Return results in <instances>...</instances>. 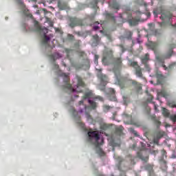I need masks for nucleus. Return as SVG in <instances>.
<instances>
[{"label": "nucleus", "mask_w": 176, "mask_h": 176, "mask_svg": "<svg viewBox=\"0 0 176 176\" xmlns=\"http://www.w3.org/2000/svg\"><path fill=\"white\" fill-rule=\"evenodd\" d=\"M102 63L103 65H111L113 64L116 67H122V58L113 57V50L109 47H104L102 54Z\"/></svg>", "instance_id": "obj_1"}, {"label": "nucleus", "mask_w": 176, "mask_h": 176, "mask_svg": "<svg viewBox=\"0 0 176 176\" xmlns=\"http://www.w3.org/2000/svg\"><path fill=\"white\" fill-rule=\"evenodd\" d=\"M88 141L89 142H91V144H93V145H95L96 148V153L99 155L100 156H104L105 155V153H104V151H102V148H100V145H102L104 142V140H101V142H98L100 141V133L98 131H89L88 132Z\"/></svg>", "instance_id": "obj_2"}, {"label": "nucleus", "mask_w": 176, "mask_h": 176, "mask_svg": "<svg viewBox=\"0 0 176 176\" xmlns=\"http://www.w3.org/2000/svg\"><path fill=\"white\" fill-rule=\"evenodd\" d=\"M60 76L63 78V82L65 84V89H68V90H69L71 93H74V91H76L77 93H82V88L85 87V82H83L82 78L77 76V85L76 87L72 88V85L69 84V76H68V74L65 73H62L60 74Z\"/></svg>", "instance_id": "obj_3"}, {"label": "nucleus", "mask_w": 176, "mask_h": 176, "mask_svg": "<svg viewBox=\"0 0 176 176\" xmlns=\"http://www.w3.org/2000/svg\"><path fill=\"white\" fill-rule=\"evenodd\" d=\"M120 17L124 21H128L130 25H137L140 21V19H133V14L130 10H128L122 14H120Z\"/></svg>", "instance_id": "obj_4"}, {"label": "nucleus", "mask_w": 176, "mask_h": 176, "mask_svg": "<svg viewBox=\"0 0 176 176\" xmlns=\"http://www.w3.org/2000/svg\"><path fill=\"white\" fill-rule=\"evenodd\" d=\"M93 97V94L89 91L85 94V95L82 96V100H88V102L89 105L91 106L92 109H96L97 108V103L94 101H92L90 100Z\"/></svg>", "instance_id": "obj_5"}, {"label": "nucleus", "mask_w": 176, "mask_h": 176, "mask_svg": "<svg viewBox=\"0 0 176 176\" xmlns=\"http://www.w3.org/2000/svg\"><path fill=\"white\" fill-rule=\"evenodd\" d=\"M69 27L71 28H74L75 27L78 26H82L83 25V23L82 22V20L78 19V18H70V23L69 24Z\"/></svg>", "instance_id": "obj_6"}, {"label": "nucleus", "mask_w": 176, "mask_h": 176, "mask_svg": "<svg viewBox=\"0 0 176 176\" xmlns=\"http://www.w3.org/2000/svg\"><path fill=\"white\" fill-rule=\"evenodd\" d=\"M98 78L100 79L101 85L104 86L101 90H105V86H107L109 80L108 76L102 73H99L98 74Z\"/></svg>", "instance_id": "obj_7"}, {"label": "nucleus", "mask_w": 176, "mask_h": 176, "mask_svg": "<svg viewBox=\"0 0 176 176\" xmlns=\"http://www.w3.org/2000/svg\"><path fill=\"white\" fill-rule=\"evenodd\" d=\"M137 156L139 157V159H141V160L145 162L146 163L148 162V160H149V155L145 151H140L138 152Z\"/></svg>", "instance_id": "obj_8"}, {"label": "nucleus", "mask_w": 176, "mask_h": 176, "mask_svg": "<svg viewBox=\"0 0 176 176\" xmlns=\"http://www.w3.org/2000/svg\"><path fill=\"white\" fill-rule=\"evenodd\" d=\"M78 105L80 107L81 105H82L83 107V109H80L79 111L80 113H82L83 111H85V115H86V118L87 119H91V116H90V113L86 111H87V109H89L90 107L89 106L85 105L83 104V100H80L78 102Z\"/></svg>", "instance_id": "obj_9"}, {"label": "nucleus", "mask_w": 176, "mask_h": 176, "mask_svg": "<svg viewBox=\"0 0 176 176\" xmlns=\"http://www.w3.org/2000/svg\"><path fill=\"white\" fill-rule=\"evenodd\" d=\"M149 119L153 122L154 124H155L156 127L159 129L160 127V125L162 124V122H160L159 119L156 118V115H151L149 116Z\"/></svg>", "instance_id": "obj_10"}, {"label": "nucleus", "mask_w": 176, "mask_h": 176, "mask_svg": "<svg viewBox=\"0 0 176 176\" xmlns=\"http://www.w3.org/2000/svg\"><path fill=\"white\" fill-rule=\"evenodd\" d=\"M104 16L109 21H111V23H113V24H116V18L115 17V15H113V14L106 12L104 14Z\"/></svg>", "instance_id": "obj_11"}, {"label": "nucleus", "mask_w": 176, "mask_h": 176, "mask_svg": "<svg viewBox=\"0 0 176 176\" xmlns=\"http://www.w3.org/2000/svg\"><path fill=\"white\" fill-rule=\"evenodd\" d=\"M58 8L60 10H67L69 9L68 4L65 2L58 1Z\"/></svg>", "instance_id": "obj_12"}, {"label": "nucleus", "mask_w": 176, "mask_h": 176, "mask_svg": "<svg viewBox=\"0 0 176 176\" xmlns=\"http://www.w3.org/2000/svg\"><path fill=\"white\" fill-rule=\"evenodd\" d=\"M164 69L167 71L168 72H171L173 69L176 68V63H173L172 64L169 65L168 67L166 66V65H162Z\"/></svg>", "instance_id": "obj_13"}, {"label": "nucleus", "mask_w": 176, "mask_h": 176, "mask_svg": "<svg viewBox=\"0 0 176 176\" xmlns=\"http://www.w3.org/2000/svg\"><path fill=\"white\" fill-rule=\"evenodd\" d=\"M92 38H93L92 45H94V46H98L101 41V38H100V36H98V34H96L92 36Z\"/></svg>", "instance_id": "obj_14"}, {"label": "nucleus", "mask_w": 176, "mask_h": 176, "mask_svg": "<svg viewBox=\"0 0 176 176\" xmlns=\"http://www.w3.org/2000/svg\"><path fill=\"white\" fill-rule=\"evenodd\" d=\"M129 82H131V85L134 86L135 88L137 89V90H141L142 89V85L137 82L135 80H129Z\"/></svg>", "instance_id": "obj_15"}, {"label": "nucleus", "mask_w": 176, "mask_h": 176, "mask_svg": "<svg viewBox=\"0 0 176 176\" xmlns=\"http://www.w3.org/2000/svg\"><path fill=\"white\" fill-rule=\"evenodd\" d=\"M168 47L169 50V52L166 56H165V58H170V57H171V56H173V49H174V47H175V44H169L168 45Z\"/></svg>", "instance_id": "obj_16"}, {"label": "nucleus", "mask_w": 176, "mask_h": 176, "mask_svg": "<svg viewBox=\"0 0 176 176\" xmlns=\"http://www.w3.org/2000/svg\"><path fill=\"white\" fill-rule=\"evenodd\" d=\"M109 5L111 9H115L116 10H119V9H120V5L116 1H113L112 3L109 2Z\"/></svg>", "instance_id": "obj_17"}, {"label": "nucleus", "mask_w": 176, "mask_h": 176, "mask_svg": "<svg viewBox=\"0 0 176 176\" xmlns=\"http://www.w3.org/2000/svg\"><path fill=\"white\" fill-rule=\"evenodd\" d=\"M70 112L75 119H77V120H80V116H79L78 112L75 109V108H72L70 109Z\"/></svg>", "instance_id": "obj_18"}, {"label": "nucleus", "mask_w": 176, "mask_h": 176, "mask_svg": "<svg viewBox=\"0 0 176 176\" xmlns=\"http://www.w3.org/2000/svg\"><path fill=\"white\" fill-rule=\"evenodd\" d=\"M145 170L146 171H148V174L150 176L153 175V166L151 164H147L144 166Z\"/></svg>", "instance_id": "obj_19"}, {"label": "nucleus", "mask_w": 176, "mask_h": 176, "mask_svg": "<svg viewBox=\"0 0 176 176\" xmlns=\"http://www.w3.org/2000/svg\"><path fill=\"white\" fill-rule=\"evenodd\" d=\"M109 93L112 96V98L110 97V101H116V96H115L116 91L113 88L109 89Z\"/></svg>", "instance_id": "obj_20"}, {"label": "nucleus", "mask_w": 176, "mask_h": 176, "mask_svg": "<svg viewBox=\"0 0 176 176\" xmlns=\"http://www.w3.org/2000/svg\"><path fill=\"white\" fill-rule=\"evenodd\" d=\"M135 75L138 76V78H142V69H141V67L137 66L135 69Z\"/></svg>", "instance_id": "obj_21"}, {"label": "nucleus", "mask_w": 176, "mask_h": 176, "mask_svg": "<svg viewBox=\"0 0 176 176\" xmlns=\"http://www.w3.org/2000/svg\"><path fill=\"white\" fill-rule=\"evenodd\" d=\"M148 46L151 47V49H152V50L155 52V50L157 49V47H159V43L150 42L148 44Z\"/></svg>", "instance_id": "obj_22"}, {"label": "nucleus", "mask_w": 176, "mask_h": 176, "mask_svg": "<svg viewBox=\"0 0 176 176\" xmlns=\"http://www.w3.org/2000/svg\"><path fill=\"white\" fill-rule=\"evenodd\" d=\"M50 41V37L46 35V33L44 34L43 38L42 40V45H47V43Z\"/></svg>", "instance_id": "obj_23"}, {"label": "nucleus", "mask_w": 176, "mask_h": 176, "mask_svg": "<svg viewBox=\"0 0 176 176\" xmlns=\"http://www.w3.org/2000/svg\"><path fill=\"white\" fill-rule=\"evenodd\" d=\"M171 15L167 14L166 13H162L161 14L160 19L162 20V21H164V20H167V19H170Z\"/></svg>", "instance_id": "obj_24"}, {"label": "nucleus", "mask_w": 176, "mask_h": 176, "mask_svg": "<svg viewBox=\"0 0 176 176\" xmlns=\"http://www.w3.org/2000/svg\"><path fill=\"white\" fill-rule=\"evenodd\" d=\"M162 115L165 117V118H168V116H170V112H168V110L166 108H162Z\"/></svg>", "instance_id": "obj_25"}, {"label": "nucleus", "mask_w": 176, "mask_h": 176, "mask_svg": "<svg viewBox=\"0 0 176 176\" xmlns=\"http://www.w3.org/2000/svg\"><path fill=\"white\" fill-rule=\"evenodd\" d=\"M148 60H149V54H146L145 56L142 58V64H144L145 65H146V63H148Z\"/></svg>", "instance_id": "obj_26"}, {"label": "nucleus", "mask_w": 176, "mask_h": 176, "mask_svg": "<svg viewBox=\"0 0 176 176\" xmlns=\"http://www.w3.org/2000/svg\"><path fill=\"white\" fill-rule=\"evenodd\" d=\"M34 27L36 28V31L41 32L42 31V28L39 25V22L38 21H34Z\"/></svg>", "instance_id": "obj_27"}, {"label": "nucleus", "mask_w": 176, "mask_h": 176, "mask_svg": "<svg viewBox=\"0 0 176 176\" xmlns=\"http://www.w3.org/2000/svg\"><path fill=\"white\" fill-rule=\"evenodd\" d=\"M84 65H86L87 69H89L90 68V59L89 58L84 59Z\"/></svg>", "instance_id": "obj_28"}, {"label": "nucleus", "mask_w": 176, "mask_h": 176, "mask_svg": "<svg viewBox=\"0 0 176 176\" xmlns=\"http://www.w3.org/2000/svg\"><path fill=\"white\" fill-rule=\"evenodd\" d=\"M164 136V132H157V135L155 138H158V140H160V138H163V137Z\"/></svg>", "instance_id": "obj_29"}, {"label": "nucleus", "mask_w": 176, "mask_h": 176, "mask_svg": "<svg viewBox=\"0 0 176 176\" xmlns=\"http://www.w3.org/2000/svg\"><path fill=\"white\" fill-rule=\"evenodd\" d=\"M159 94H160V96H161L162 97H164L165 98L168 96V94L165 91H161L159 93Z\"/></svg>", "instance_id": "obj_30"}, {"label": "nucleus", "mask_w": 176, "mask_h": 176, "mask_svg": "<svg viewBox=\"0 0 176 176\" xmlns=\"http://www.w3.org/2000/svg\"><path fill=\"white\" fill-rule=\"evenodd\" d=\"M116 131L118 134H120L123 131V126H119L118 128H116Z\"/></svg>", "instance_id": "obj_31"}, {"label": "nucleus", "mask_w": 176, "mask_h": 176, "mask_svg": "<svg viewBox=\"0 0 176 176\" xmlns=\"http://www.w3.org/2000/svg\"><path fill=\"white\" fill-rule=\"evenodd\" d=\"M131 67H134L135 69V68H137V67H140V65H138V63L135 62V61L131 62Z\"/></svg>", "instance_id": "obj_32"}, {"label": "nucleus", "mask_w": 176, "mask_h": 176, "mask_svg": "<svg viewBox=\"0 0 176 176\" xmlns=\"http://www.w3.org/2000/svg\"><path fill=\"white\" fill-rule=\"evenodd\" d=\"M65 53H67V58H69V53H71V52H72V50L66 48V49L65 50Z\"/></svg>", "instance_id": "obj_33"}, {"label": "nucleus", "mask_w": 176, "mask_h": 176, "mask_svg": "<svg viewBox=\"0 0 176 176\" xmlns=\"http://www.w3.org/2000/svg\"><path fill=\"white\" fill-rule=\"evenodd\" d=\"M144 107L146 109L147 113L149 114V113L151 112V107H149V106H148V103L144 104Z\"/></svg>", "instance_id": "obj_34"}, {"label": "nucleus", "mask_w": 176, "mask_h": 176, "mask_svg": "<svg viewBox=\"0 0 176 176\" xmlns=\"http://www.w3.org/2000/svg\"><path fill=\"white\" fill-rule=\"evenodd\" d=\"M78 54L80 57H85V56H87L86 53L84 51L78 52Z\"/></svg>", "instance_id": "obj_35"}, {"label": "nucleus", "mask_w": 176, "mask_h": 176, "mask_svg": "<svg viewBox=\"0 0 176 176\" xmlns=\"http://www.w3.org/2000/svg\"><path fill=\"white\" fill-rule=\"evenodd\" d=\"M24 14L27 16V17H30V19H32L33 16L32 15L31 13H27L25 12V10L23 12Z\"/></svg>", "instance_id": "obj_36"}, {"label": "nucleus", "mask_w": 176, "mask_h": 176, "mask_svg": "<svg viewBox=\"0 0 176 176\" xmlns=\"http://www.w3.org/2000/svg\"><path fill=\"white\" fill-rule=\"evenodd\" d=\"M159 140H160V139H158L157 138H154L153 142L154 144L159 145Z\"/></svg>", "instance_id": "obj_37"}, {"label": "nucleus", "mask_w": 176, "mask_h": 176, "mask_svg": "<svg viewBox=\"0 0 176 176\" xmlns=\"http://www.w3.org/2000/svg\"><path fill=\"white\" fill-rule=\"evenodd\" d=\"M67 38H68V39H69V41H74V35L70 34H67Z\"/></svg>", "instance_id": "obj_38"}, {"label": "nucleus", "mask_w": 176, "mask_h": 176, "mask_svg": "<svg viewBox=\"0 0 176 176\" xmlns=\"http://www.w3.org/2000/svg\"><path fill=\"white\" fill-rule=\"evenodd\" d=\"M95 100H98L99 101H104V98L103 97H101L100 96H98L96 97H95Z\"/></svg>", "instance_id": "obj_39"}, {"label": "nucleus", "mask_w": 176, "mask_h": 176, "mask_svg": "<svg viewBox=\"0 0 176 176\" xmlns=\"http://www.w3.org/2000/svg\"><path fill=\"white\" fill-rule=\"evenodd\" d=\"M152 100H153V96L149 95L148 98H147V102H152Z\"/></svg>", "instance_id": "obj_40"}, {"label": "nucleus", "mask_w": 176, "mask_h": 176, "mask_svg": "<svg viewBox=\"0 0 176 176\" xmlns=\"http://www.w3.org/2000/svg\"><path fill=\"white\" fill-rule=\"evenodd\" d=\"M170 120L173 122V123H175L176 122V116H171L170 117Z\"/></svg>", "instance_id": "obj_41"}, {"label": "nucleus", "mask_w": 176, "mask_h": 176, "mask_svg": "<svg viewBox=\"0 0 176 176\" xmlns=\"http://www.w3.org/2000/svg\"><path fill=\"white\" fill-rule=\"evenodd\" d=\"M118 85L121 87V89H124V84L120 80L118 81Z\"/></svg>", "instance_id": "obj_42"}, {"label": "nucleus", "mask_w": 176, "mask_h": 176, "mask_svg": "<svg viewBox=\"0 0 176 176\" xmlns=\"http://www.w3.org/2000/svg\"><path fill=\"white\" fill-rule=\"evenodd\" d=\"M162 156H163V157H164V156L166 157H167V152H166V150H164V149H163L162 151Z\"/></svg>", "instance_id": "obj_43"}, {"label": "nucleus", "mask_w": 176, "mask_h": 176, "mask_svg": "<svg viewBox=\"0 0 176 176\" xmlns=\"http://www.w3.org/2000/svg\"><path fill=\"white\" fill-rule=\"evenodd\" d=\"M103 108H104V111H109V109H111V108H112V107L110 106H108V105H104Z\"/></svg>", "instance_id": "obj_44"}, {"label": "nucleus", "mask_w": 176, "mask_h": 176, "mask_svg": "<svg viewBox=\"0 0 176 176\" xmlns=\"http://www.w3.org/2000/svg\"><path fill=\"white\" fill-rule=\"evenodd\" d=\"M75 68L76 69H80L81 68H83V65H76Z\"/></svg>", "instance_id": "obj_45"}, {"label": "nucleus", "mask_w": 176, "mask_h": 176, "mask_svg": "<svg viewBox=\"0 0 176 176\" xmlns=\"http://www.w3.org/2000/svg\"><path fill=\"white\" fill-rule=\"evenodd\" d=\"M98 58H100V56L96 54L94 56L95 63H98Z\"/></svg>", "instance_id": "obj_46"}, {"label": "nucleus", "mask_w": 176, "mask_h": 176, "mask_svg": "<svg viewBox=\"0 0 176 176\" xmlns=\"http://www.w3.org/2000/svg\"><path fill=\"white\" fill-rule=\"evenodd\" d=\"M128 34H129V36L126 37L127 39H131V36H133V32H129Z\"/></svg>", "instance_id": "obj_47"}, {"label": "nucleus", "mask_w": 176, "mask_h": 176, "mask_svg": "<svg viewBox=\"0 0 176 176\" xmlns=\"http://www.w3.org/2000/svg\"><path fill=\"white\" fill-rule=\"evenodd\" d=\"M101 129H102V130H107V129H108V126H107V124H102V125L101 126Z\"/></svg>", "instance_id": "obj_48"}, {"label": "nucleus", "mask_w": 176, "mask_h": 176, "mask_svg": "<svg viewBox=\"0 0 176 176\" xmlns=\"http://www.w3.org/2000/svg\"><path fill=\"white\" fill-rule=\"evenodd\" d=\"M99 1L98 0H95L93 1V3L94 5V8H97V4L98 3Z\"/></svg>", "instance_id": "obj_49"}, {"label": "nucleus", "mask_w": 176, "mask_h": 176, "mask_svg": "<svg viewBox=\"0 0 176 176\" xmlns=\"http://www.w3.org/2000/svg\"><path fill=\"white\" fill-rule=\"evenodd\" d=\"M151 155H157V153H159V151H151Z\"/></svg>", "instance_id": "obj_50"}, {"label": "nucleus", "mask_w": 176, "mask_h": 176, "mask_svg": "<svg viewBox=\"0 0 176 176\" xmlns=\"http://www.w3.org/2000/svg\"><path fill=\"white\" fill-rule=\"evenodd\" d=\"M93 29L94 30V31H97V30H100V26L95 25L94 26Z\"/></svg>", "instance_id": "obj_51"}, {"label": "nucleus", "mask_w": 176, "mask_h": 176, "mask_svg": "<svg viewBox=\"0 0 176 176\" xmlns=\"http://www.w3.org/2000/svg\"><path fill=\"white\" fill-rule=\"evenodd\" d=\"M50 58L52 60H53L54 61H56V56L54 55H50Z\"/></svg>", "instance_id": "obj_52"}, {"label": "nucleus", "mask_w": 176, "mask_h": 176, "mask_svg": "<svg viewBox=\"0 0 176 176\" xmlns=\"http://www.w3.org/2000/svg\"><path fill=\"white\" fill-rule=\"evenodd\" d=\"M113 71L116 76H118V75H119V74H120L119 71H118V73L116 72V70L115 69H113Z\"/></svg>", "instance_id": "obj_53"}, {"label": "nucleus", "mask_w": 176, "mask_h": 176, "mask_svg": "<svg viewBox=\"0 0 176 176\" xmlns=\"http://www.w3.org/2000/svg\"><path fill=\"white\" fill-rule=\"evenodd\" d=\"M136 146H137V144H133V146H131V149H133V151H135Z\"/></svg>", "instance_id": "obj_54"}, {"label": "nucleus", "mask_w": 176, "mask_h": 176, "mask_svg": "<svg viewBox=\"0 0 176 176\" xmlns=\"http://www.w3.org/2000/svg\"><path fill=\"white\" fill-rule=\"evenodd\" d=\"M96 71H98V72H99L98 74H102V69H96Z\"/></svg>", "instance_id": "obj_55"}, {"label": "nucleus", "mask_w": 176, "mask_h": 176, "mask_svg": "<svg viewBox=\"0 0 176 176\" xmlns=\"http://www.w3.org/2000/svg\"><path fill=\"white\" fill-rule=\"evenodd\" d=\"M19 5H23V0H16Z\"/></svg>", "instance_id": "obj_56"}, {"label": "nucleus", "mask_w": 176, "mask_h": 176, "mask_svg": "<svg viewBox=\"0 0 176 176\" xmlns=\"http://www.w3.org/2000/svg\"><path fill=\"white\" fill-rule=\"evenodd\" d=\"M118 162H120V163H122V162H123V160L122 159V157H118Z\"/></svg>", "instance_id": "obj_57"}, {"label": "nucleus", "mask_w": 176, "mask_h": 176, "mask_svg": "<svg viewBox=\"0 0 176 176\" xmlns=\"http://www.w3.org/2000/svg\"><path fill=\"white\" fill-rule=\"evenodd\" d=\"M54 67H55L56 69H58V68H59L58 65H57L56 63H54Z\"/></svg>", "instance_id": "obj_58"}, {"label": "nucleus", "mask_w": 176, "mask_h": 176, "mask_svg": "<svg viewBox=\"0 0 176 176\" xmlns=\"http://www.w3.org/2000/svg\"><path fill=\"white\" fill-rule=\"evenodd\" d=\"M133 134H134L136 137L138 136V133L137 131H133Z\"/></svg>", "instance_id": "obj_59"}, {"label": "nucleus", "mask_w": 176, "mask_h": 176, "mask_svg": "<svg viewBox=\"0 0 176 176\" xmlns=\"http://www.w3.org/2000/svg\"><path fill=\"white\" fill-rule=\"evenodd\" d=\"M56 32H61V30L59 28L56 29Z\"/></svg>", "instance_id": "obj_60"}, {"label": "nucleus", "mask_w": 176, "mask_h": 176, "mask_svg": "<svg viewBox=\"0 0 176 176\" xmlns=\"http://www.w3.org/2000/svg\"><path fill=\"white\" fill-rule=\"evenodd\" d=\"M154 108H155V111H157V107H156V104H155Z\"/></svg>", "instance_id": "obj_61"}, {"label": "nucleus", "mask_w": 176, "mask_h": 176, "mask_svg": "<svg viewBox=\"0 0 176 176\" xmlns=\"http://www.w3.org/2000/svg\"><path fill=\"white\" fill-rule=\"evenodd\" d=\"M57 57H61L58 54H56Z\"/></svg>", "instance_id": "obj_62"}, {"label": "nucleus", "mask_w": 176, "mask_h": 176, "mask_svg": "<svg viewBox=\"0 0 176 176\" xmlns=\"http://www.w3.org/2000/svg\"><path fill=\"white\" fill-rule=\"evenodd\" d=\"M153 13H154L155 14H157V13H156V11H153Z\"/></svg>", "instance_id": "obj_63"}, {"label": "nucleus", "mask_w": 176, "mask_h": 176, "mask_svg": "<svg viewBox=\"0 0 176 176\" xmlns=\"http://www.w3.org/2000/svg\"><path fill=\"white\" fill-rule=\"evenodd\" d=\"M95 24H98H98H100V23H98V22H96V23H95Z\"/></svg>", "instance_id": "obj_64"}]
</instances>
